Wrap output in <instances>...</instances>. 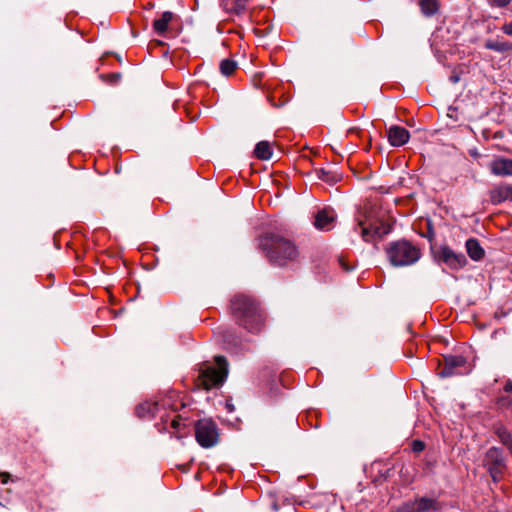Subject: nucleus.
Returning <instances> with one entry per match:
<instances>
[{
    "label": "nucleus",
    "instance_id": "6ab92c4d",
    "mask_svg": "<svg viewBox=\"0 0 512 512\" xmlns=\"http://www.w3.org/2000/svg\"><path fill=\"white\" fill-rule=\"evenodd\" d=\"M255 156L260 160H269L272 157V148L268 141H260L254 149Z\"/></svg>",
    "mask_w": 512,
    "mask_h": 512
},
{
    "label": "nucleus",
    "instance_id": "f03ea898",
    "mask_svg": "<svg viewBox=\"0 0 512 512\" xmlns=\"http://www.w3.org/2000/svg\"><path fill=\"white\" fill-rule=\"evenodd\" d=\"M230 308L240 326L251 333L261 331L264 319L254 299L243 294L236 295L231 300Z\"/></svg>",
    "mask_w": 512,
    "mask_h": 512
},
{
    "label": "nucleus",
    "instance_id": "2f4dec72",
    "mask_svg": "<svg viewBox=\"0 0 512 512\" xmlns=\"http://www.w3.org/2000/svg\"><path fill=\"white\" fill-rule=\"evenodd\" d=\"M508 200L512 201V185L508 184Z\"/></svg>",
    "mask_w": 512,
    "mask_h": 512
},
{
    "label": "nucleus",
    "instance_id": "a211bd4d",
    "mask_svg": "<svg viewBox=\"0 0 512 512\" xmlns=\"http://www.w3.org/2000/svg\"><path fill=\"white\" fill-rule=\"evenodd\" d=\"M484 47L488 50H492L499 53H505L508 51H512V42L487 40L484 44Z\"/></svg>",
    "mask_w": 512,
    "mask_h": 512
},
{
    "label": "nucleus",
    "instance_id": "bb28decb",
    "mask_svg": "<svg viewBox=\"0 0 512 512\" xmlns=\"http://www.w3.org/2000/svg\"><path fill=\"white\" fill-rule=\"evenodd\" d=\"M501 30L505 35L512 37V21L504 23Z\"/></svg>",
    "mask_w": 512,
    "mask_h": 512
},
{
    "label": "nucleus",
    "instance_id": "412c9836",
    "mask_svg": "<svg viewBox=\"0 0 512 512\" xmlns=\"http://www.w3.org/2000/svg\"><path fill=\"white\" fill-rule=\"evenodd\" d=\"M419 6L422 14L427 17L435 15L439 9L438 0H419Z\"/></svg>",
    "mask_w": 512,
    "mask_h": 512
},
{
    "label": "nucleus",
    "instance_id": "f257e3e1",
    "mask_svg": "<svg viewBox=\"0 0 512 512\" xmlns=\"http://www.w3.org/2000/svg\"><path fill=\"white\" fill-rule=\"evenodd\" d=\"M259 247L265 252L268 261L278 267L295 264L300 255L291 239L275 233H266L260 237Z\"/></svg>",
    "mask_w": 512,
    "mask_h": 512
},
{
    "label": "nucleus",
    "instance_id": "f3484780",
    "mask_svg": "<svg viewBox=\"0 0 512 512\" xmlns=\"http://www.w3.org/2000/svg\"><path fill=\"white\" fill-rule=\"evenodd\" d=\"M466 250L469 257L474 261H479L484 257V250L477 239H468L466 241Z\"/></svg>",
    "mask_w": 512,
    "mask_h": 512
},
{
    "label": "nucleus",
    "instance_id": "2eb2a0df",
    "mask_svg": "<svg viewBox=\"0 0 512 512\" xmlns=\"http://www.w3.org/2000/svg\"><path fill=\"white\" fill-rule=\"evenodd\" d=\"M489 198L492 204L498 205L508 200V184L495 185L489 191Z\"/></svg>",
    "mask_w": 512,
    "mask_h": 512
},
{
    "label": "nucleus",
    "instance_id": "39448f33",
    "mask_svg": "<svg viewBox=\"0 0 512 512\" xmlns=\"http://www.w3.org/2000/svg\"><path fill=\"white\" fill-rule=\"evenodd\" d=\"M195 439L203 448H211L219 442V430L212 419H200L195 423Z\"/></svg>",
    "mask_w": 512,
    "mask_h": 512
},
{
    "label": "nucleus",
    "instance_id": "6e6552de",
    "mask_svg": "<svg viewBox=\"0 0 512 512\" xmlns=\"http://www.w3.org/2000/svg\"><path fill=\"white\" fill-rule=\"evenodd\" d=\"M438 257L451 269H460L464 267L467 263V259L464 254L456 253L448 246L440 247Z\"/></svg>",
    "mask_w": 512,
    "mask_h": 512
},
{
    "label": "nucleus",
    "instance_id": "0eeeda50",
    "mask_svg": "<svg viewBox=\"0 0 512 512\" xmlns=\"http://www.w3.org/2000/svg\"><path fill=\"white\" fill-rule=\"evenodd\" d=\"M356 229L360 230V234L366 242L372 241L375 237L381 238L390 231L388 227L378 224L370 218H366L365 220L359 219Z\"/></svg>",
    "mask_w": 512,
    "mask_h": 512
},
{
    "label": "nucleus",
    "instance_id": "9d476101",
    "mask_svg": "<svg viewBox=\"0 0 512 512\" xmlns=\"http://www.w3.org/2000/svg\"><path fill=\"white\" fill-rule=\"evenodd\" d=\"M489 170L497 177H512V159L496 156L490 162Z\"/></svg>",
    "mask_w": 512,
    "mask_h": 512
},
{
    "label": "nucleus",
    "instance_id": "aec40b11",
    "mask_svg": "<svg viewBox=\"0 0 512 512\" xmlns=\"http://www.w3.org/2000/svg\"><path fill=\"white\" fill-rule=\"evenodd\" d=\"M494 432L499 438L500 442L505 445L507 449L512 446V435L504 425H495Z\"/></svg>",
    "mask_w": 512,
    "mask_h": 512
},
{
    "label": "nucleus",
    "instance_id": "7ed1b4c3",
    "mask_svg": "<svg viewBox=\"0 0 512 512\" xmlns=\"http://www.w3.org/2000/svg\"><path fill=\"white\" fill-rule=\"evenodd\" d=\"M215 365L203 363L199 367L195 386L209 391L220 387L228 375V363L223 356L215 357Z\"/></svg>",
    "mask_w": 512,
    "mask_h": 512
},
{
    "label": "nucleus",
    "instance_id": "f8f14e48",
    "mask_svg": "<svg viewBox=\"0 0 512 512\" xmlns=\"http://www.w3.org/2000/svg\"><path fill=\"white\" fill-rule=\"evenodd\" d=\"M409 138L410 134L404 127L395 125L388 130V140L392 146H402L408 142Z\"/></svg>",
    "mask_w": 512,
    "mask_h": 512
},
{
    "label": "nucleus",
    "instance_id": "4be33fe9",
    "mask_svg": "<svg viewBox=\"0 0 512 512\" xmlns=\"http://www.w3.org/2000/svg\"><path fill=\"white\" fill-rule=\"evenodd\" d=\"M158 412V404L152 402H145L137 406L136 413L139 417L154 416Z\"/></svg>",
    "mask_w": 512,
    "mask_h": 512
},
{
    "label": "nucleus",
    "instance_id": "9b49d317",
    "mask_svg": "<svg viewBox=\"0 0 512 512\" xmlns=\"http://www.w3.org/2000/svg\"><path fill=\"white\" fill-rule=\"evenodd\" d=\"M336 213L332 209L324 208L315 215L314 226L318 230L329 231L334 227Z\"/></svg>",
    "mask_w": 512,
    "mask_h": 512
},
{
    "label": "nucleus",
    "instance_id": "a878e982",
    "mask_svg": "<svg viewBox=\"0 0 512 512\" xmlns=\"http://www.w3.org/2000/svg\"><path fill=\"white\" fill-rule=\"evenodd\" d=\"M424 448H425V445H424V443H423L422 441H420V440H414V441L412 442V450H413L414 452H417V453H418V452H422V451L424 450Z\"/></svg>",
    "mask_w": 512,
    "mask_h": 512
},
{
    "label": "nucleus",
    "instance_id": "20e7f679",
    "mask_svg": "<svg viewBox=\"0 0 512 512\" xmlns=\"http://www.w3.org/2000/svg\"><path fill=\"white\" fill-rule=\"evenodd\" d=\"M386 255L394 267L410 266L421 257V250L407 240H398L387 245Z\"/></svg>",
    "mask_w": 512,
    "mask_h": 512
},
{
    "label": "nucleus",
    "instance_id": "473e14b6",
    "mask_svg": "<svg viewBox=\"0 0 512 512\" xmlns=\"http://www.w3.org/2000/svg\"><path fill=\"white\" fill-rule=\"evenodd\" d=\"M166 405H167V406H169V405H170L169 400H165V401L163 402V406H166Z\"/></svg>",
    "mask_w": 512,
    "mask_h": 512
},
{
    "label": "nucleus",
    "instance_id": "ddd939ff",
    "mask_svg": "<svg viewBox=\"0 0 512 512\" xmlns=\"http://www.w3.org/2000/svg\"><path fill=\"white\" fill-rule=\"evenodd\" d=\"M175 15L171 11L163 12L159 18L153 21L154 32L159 36H164L169 30V24L174 19Z\"/></svg>",
    "mask_w": 512,
    "mask_h": 512
},
{
    "label": "nucleus",
    "instance_id": "7c9ffc66",
    "mask_svg": "<svg viewBox=\"0 0 512 512\" xmlns=\"http://www.w3.org/2000/svg\"><path fill=\"white\" fill-rule=\"evenodd\" d=\"M504 391L507 392V393H511L512 392V381L511 380H508L505 385H504Z\"/></svg>",
    "mask_w": 512,
    "mask_h": 512
},
{
    "label": "nucleus",
    "instance_id": "393cba45",
    "mask_svg": "<svg viewBox=\"0 0 512 512\" xmlns=\"http://www.w3.org/2000/svg\"><path fill=\"white\" fill-rule=\"evenodd\" d=\"M171 426L175 430H180L181 426H186V424L183 422V418L180 415H176L171 420Z\"/></svg>",
    "mask_w": 512,
    "mask_h": 512
},
{
    "label": "nucleus",
    "instance_id": "dca6fc26",
    "mask_svg": "<svg viewBox=\"0 0 512 512\" xmlns=\"http://www.w3.org/2000/svg\"><path fill=\"white\" fill-rule=\"evenodd\" d=\"M248 2L249 0H221V5L229 13L241 14L246 10Z\"/></svg>",
    "mask_w": 512,
    "mask_h": 512
},
{
    "label": "nucleus",
    "instance_id": "5701e85b",
    "mask_svg": "<svg viewBox=\"0 0 512 512\" xmlns=\"http://www.w3.org/2000/svg\"><path fill=\"white\" fill-rule=\"evenodd\" d=\"M237 62L231 59H224L220 63V71L224 76L232 75L237 69Z\"/></svg>",
    "mask_w": 512,
    "mask_h": 512
},
{
    "label": "nucleus",
    "instance_id": "c756f323",
    "mask_svg": "<svg viewBox=\"0 0 512 512\" xmlns=\"http://www.w3.org/2000/svg\"><path fill=\"white\" fill-rule=\"evenodd\" d=\"M492 1L498 7H504L511 2V0H492Z\"/></svg>",
    "mask_w": 512,
    "mask_h": 512
},
{
    "label": "nucleus",
    "instance_id": "1a4fd4ad",
    "mask_svg": "<svg viewBox=\"0 0 512 512\" xmlns=\"http://www.w3.org/2000/svg\"><path fill=\"white\" fill-rule=\"evenodd\" d=\"M466 364V360L463 356L459 355H449L444 358V366L438 372V375L441 378L451 377L454 375L462 374L460 370Z\"/></svg>",
    "mask_w": 512,
    "mask_h": 512
},
{
    "label": "nucleus",
    "instance_id": "c85d7f7f",
    "mask_svg": "<svg viewBox=\"0 0 512 512\" xmlns=\"http://www.w3.org/2000/svg\"><path fill=\"white\" fill-rule=\"evenodd\" d=\"M10 479V474L7 472H0V480L2 484L8 483Z\"/></svg>",
    "mask_w": 512,
    "mask_h": 512
},
{
    "label": "nucleus",
    "instance_id": "423d86ee",
    "mask_svg": "<svg viewBox=\"0 0 512 512\" xmlns=\"http://www.w3.org/2000/svg\"><path fill=\"white\" fill-rule=\"evenodd\" d=\"M483 462L484 465L488 468L492 479L495 482L499 481L506 467L502 450L497 447L489 448L485 453Z\"/></svg>",
    "mask_w": 512,
    "mask_h": 512
},
{
    "label": "nucleus",
    "instance_id": "cd10ccee",
    "mask_svg": "<svg viewBox=\"0 0 512 512\" xmlns=\"http://www.w3.org/2000/svg\"><path fill=\"white\" fill-rule=\"evenodd\" d=\"M339 263H340V265H341L342 269H343L344 271H346V272H349V271H351V270L353 269V267H352V266H348V265H347V263L345 262V260H344L342 257H341V258H339Z\"/></svg>",
    "mask_w": 512,
    "mask_h": 512
},
{
    "label": "nucleus",
    "instance_id": "b1692460",
    "mask_svg": "<svg viewBox=\"0 0 512 512\" xmlns=\"http://www.w3.org/2000/svg\"><path fill=\"white\" fill-rule=\"evenodd\" d=\"M330 174H331L330 171H327L325 169H320L317 171L318 177L321 180L326 181V182H333L336 180L335 177L331 176Z\"/></svg>",
    "mask_w": 512,
    "mask_h": 512
},
{
    "label": "nucleus",
    "instance_id": "4468645a",
    "mask_svg": "<svg viewBox=\"0 0 512 512\" xmlns=\"http://www.w3.org/2000/svg\"><path fill=\"white\" fill-rule=\"evenodd\" d=\"M436 510L437 506L435 500L423 497L415 500L410 505H407L406 512H429Z\"/></svg>",
    "mask_w": 512,
    "mask_h": 512
}]
</instances>
